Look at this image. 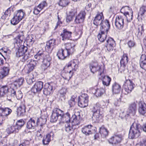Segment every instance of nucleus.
<instances>
[{
    "mask_svg": "<svg viewBox=\"0 0 146 146\" xmlns=\"http://www.w3.org/2000/svg\"><path fill=\"white\" fill-rule=\"evenodd\" d=\"M141 127L140 125L138 123H133L131 125L129 134V137L133 139L138 137L140 135Z\"/></svg>",
    "mask_w": 146,
    "mask_h": 146,
    "instance_id": "f257e3e1",
    "label": "nucleus"
},
{
    "mask_svg": "<svg viewBox=\"0 0 146 146\" xmlns=\"http://www.w3.org/2000/svg\"><path fill=\"white\" fill-rule=\"evenodd\" d=\"M104 18V17L102 12H97L93 21V24L96 26V28H97L99 25H100V27L103 26V27H104L107 25V23L109 26H110L109 21L107 20L103 21Z\"/></svg>",
    "mask_w": 146,
    "mask_h": 146,
    "instance_id": "f03ea898",
    "label": "nucleus"
},
{
    "mask_svg": "<svg viewBox=\"0 0 146 146\" xmlns=\"http://www.w3.org/2000/svg\"><path fill=\"white\" fill-rule=\"evenodd\" d=\"M35 58L37 60H42L44 61L45 64L47 61H51V57L49 52L42 50L39 51L34 56ZM48 62L47 63V65H48Z\"/></svg>",
    "mask_w": 146,
    "mask_h": 146,
    "instance_id": "7ed1b4c3",
    "label": "nucleus"
},
{
    "mask_svg": "<svg viewBox=\"0 0 146 146\" xmlns=\"http://www.w3.org/2000/svg\"><path fill=\"white\" fill-rule=\"evenodd\" d=\"M25 13L22 10L17 11L14 14V16L11 21V23L13 25L18 24L24 17Z\"/></svg>",
    "mask_w": 146,
    "mask_h": 146,
    "instance_id": "20e7f679",
    "label": "nucleus"
},
{
    "mask_svg": "<svg viewBox=\"0 0 146 146\" xmlns=\"http://www.w3.org/2000/svg\"><path fill=\"white\" fill-rule=\"evenodd\" d=\"M108 24V23H107ZM110 26L107 24L106 26L103 27V26H102L100 27V33L98 36V38L99 40L101 42H104L107 37V33L110 29Z\"/></svg>",
    "mask_w": 146,
    "mask_h": 146,
    "instance_id": "39448f33",
    "label": "nucleus"
},
{
    "mask_svg": "<svg viewBox=\"0 0 146 146\" xmlns=\"http://www.w3.org/2000/svg\"><path fill=\"white\" fill-rule=\"evenodd\" d=\"M124 94L127 95L131 92L135 86V84L130 80H126L123 85Z\"/></svg>",
    "mask_w": 146,
    "mask_h": 146,
    "instance_id": "423d86ee",
    "label": "nucleus"
},
{
    "mask_svg": "<svg viewBox=\"0 0 146 146\" xmlns=\"http://www.w3.org/2000/svg\"><path fill=\"white\" fill-rule=\"evenodd\" d=\"M88 97L87 94H83L78 97V104L79 106L84 108L88 105Z\"/></svg>",
    "mask_w": 146,
    "mask_h": 146,
    "instance_id": "0eeeda50",
    "label": "nucleus"
},
{
    "mask_svg": "<svg viewBox=\"0 0 146 146\" xmlns=\"http://www.w3.org/2000/svg\"><path fill=\"white\" fill-rule=\"evenodd\" d=\"M62 111L58 108H56L53 111L51 117L50 121L55 122L58 119L60 121L61 115H62Z\"/></svg>",
    "mask_w": 146,
    "mask_h": 146,
    "instance_id": "6e6552de",
    "label": "nucleus"
},
{
    "mask_svg": "<svg viewBox=\"0 0 146 146\" xmlns=\"http://www.w3.org/2000/svg\"><path fill=\"white\" fill-rule=\"evenodd\" d=\"M122 139V136L121 134H116L110 139L109 142L110 143L114 144L113 146H121L119 143Z\"/></svg>",
    "mask_w": 146,
    "mask_h": 146,
    "instance_id": "1a4fd4ad",
    "label": "nucleus"
},
{
    "mask_svg": "<svg viewBox=\"0 0 146 146\" xmlns=\"http://www.w3.org/2000/svg\"><path fill=\"white\" fill-rule=\"evenodd\" d=\"M89 90L90 92L97 97L101 96L105 92V90L104 88H98L96 87L91 88H90Z\"/></svg>",
    "mask_w": 146,
    "mask_h": 146,
    "instance_id": "9d476101",
    "label": "nucleus"
},
{
    "mask_svg": "<svg viewBox=\"0 0 146 146\" xmlns=\"http://www.w3.org/2000/svg\"><path fill=\"white\" fill-rule=\"evenodd\" d=\"M89 67L91 72L93 74H94L97 72H100V76L102 74V72H100L101 66L99 65L98 62L95 61L89 64Z\"/></svg>",
    "mask_w": 146,
    "mask_h": 146,
    "instance_id": "9b49d317",
    "label": "nucleus"
},
{
    "mask_svg": "<svg viewBox=\"0 0 146 146\" xmlns=\"http://www.w3.org/2000/svg\"><path fill=\"white\" fill-rule=\"evenodd\" d=\"M96 127L91 125H88L82 128V132L86 135L91 134L96 131Z\"/></svg>",
    "mask_w": 146,
    "mask_h": 146,
    "instance_id": "f8f14e48",
    "label": "nucleus"
},
{
    "mask_svg": "<svg viewBox=\"0 0 146 146\" xmlns=\"http://www.w3.org/2000/svg\"><path fill=\"white\" fill-rule=\"evenodd\" d=\"M100 111V109H97L96 106L93 107L92 110L93 114L92 119V121L94 122H97L99 121V118L102 114Z\"/></svg>",
    "mask_w": 146,
    "mask_h": 146,
    "instance_id": "ddd939ff",
    "label": "nucleus"
},
{
    "mask_svg": "<svg viewBox=\"0 0 146 146\" xmlns=\"http://www.w3.org/2000/svg\"><path fill=\"white\" fill-rule=\"evenodd\" d=\"M124 24L123 16L119 15L116 17L115 24L117 29H121L123 27Z\"/></svg>",
    "mask_w": 146,
    "mask_h": 146,
    "instance_id": "4468645a",
    "label": "nucleus"
},
{
    "mask_svg": "<svg viewBox=\"0 0 146 146\" xmlns=\"http://www.w3.org/2000/svg\"><path fill=\"white\" fill-rule=\"evenodd\" d=\"M130 9L129 7L125 6L123 7L120 10L121 12L126 17L127 21L129 22L132 19L133 11H131L129 14V12L126 11L127 10H129Z\"/></svg>",
    "mask_w": 146,
    "mask_h": 146,
    "instance_id": "2eb2a0df",
    "label": "nucleus"
},
{
    "mask_svg": "<svg viewBox=\"0 0 146 146\" xmlns=\"http://www.w3.org/2000/svg\"><path fill=\"white\" fill-rule=\"evenodd\" d=\"M56 40L55 39H52L46 43V45L45 47L46 50L48 52H51L56 45Z\"/></svg>",
    "mask_w": 146,
    "mask_h": 146,
    "instance_id": "dca6fc26",
    "label": "nucleus"
},
{
    "mask_svg": "<svg viewBox=\"0 0 146 146\" xmlns=\"http://www.w3.org/2000/svg\"><path fill=\"white\" fill-rule=\"evenodd\" d=\"M128 59L127 55L126 54H123L120 61L121 67L119 70L121 73L125 70V68L128 62Z\"/></svg>",
    "mask_w": 146,
    "mask_h": 146,
    "instance_id": "f3484780",
    "label": "nucleus"
},
{
    "mask_svg": "<svg viewBox=\"0 0 146 146\" xmlns=\"http://www.w3.org/2000/svg\"><path fill=\"white\" fill-rule=\"evenodd\" d=\"M115 46V41L111 38H109L106 41V46L107 50L108 51L113 50L114 47Z\"/></svg>",
    "mask_w": 146,
    "mask_h": 146,
    "instance_id": "a211bd4d",
    "label": "nucleus"
},
{
    "mask_svg": "<svg viewBox=\"0 0 146 146\" xmlns=\"http://www.w3.org/2000/svg\"><path fill=\"white\" fill-rule=\"evenodd\" d=\"M42 120V119H39L38 118L37 121L36 122L34 119L31 118L27 122V127L29 129H34L35 127L38 125L39 121H41V120Z\"/></svg>",
    "mask_w": 146,
    "mask_h": 146,
    "instance_id": "6ab92c4d",
    "label": "nucleus"
},
{
    "mask_svg": "<svg viewBox=\"0 0 146 146\" xmlns=\"http://www.w3.org/2000/svg\"><path fill=\"white\" fill-rule=\"evenodd\" d=\"M37 62L36 60H31L27 61L26 68L27 71V72L29 73L32 71L34 68V67L36 65Z\"/></svg>",
    "mask_w": 146,
    "mask_h": 146,
    "instance_id": "aec40b11",
    "label": "nucleus"
},
{
    "mask_svg": "<svg viewBox=\"0 0 146 146\" xmlns=\"http://www.w3.org/2000/svg\"><path fill=\"white\" fill-rule=\"evenodd\" d=\"M43 87V83L41 81L37 82L31 89V91L34 93L40 91Z\"/></svg>",
    "mask_w": 146,
    "mask_h": 146,
    "instance_id": "412c9836",
    "label": "nucleus"
},
{
    "mask_svg": "<svg viewBox=\"0 0 146 146\" xmlns=\"http://www.w3.org/2000/svg\"><path fill=\"white\" fill-rule=\"evenodd\" d=\"M19 48L16 51V54L17 57L23 56L24 54L27 50L28 48L23 45L19 46Z\"/></svg>",
    "mask_w": 146,
    "mask_h": 146,
    "instance_id": "4be33fe9",
    "label": "nucleus"
},
{
    "mask_svg": "<svg viewBox=\"0 0 146 146\" xmlns=\"http://www.w3.org/2000/svg\"><path fill=\"white\" fill-rule=\"evenodd\" d=\"M54 135L53 132H51L47 134L46 136L44 137L42 141L43 144L44 145L48 144L51 139H52Z\"/></svg>",
    "mask_w": 146,
    "mask_h": 146,
    "instance_id": "5701e85b",
    "label": "nucleus"
},
{
    "mask_svg": "<svg viewBox=\"0 0 146 146\" xmlns=\"http://www.w3.org/2000/svg\"><path fill=\"white\" fill-rule=\"evenodd\" d=\"M136 111V104L135 102L133 103L129 106L127 111L128 113L127 114L132 116L134 115L135 114Z\"/></svg>",
    "mask_w": 146,
    "mask_h": 146,
    "instance_id": "b1692460",
    "label": "nucleus"
},
{
    "mask_svg": "<svg viewBox=\"0 0 146 146\" xmlns=\"http://www.w3.org/2000/svg\"><path fill=\"white\" fill-rule=\"evenodd\" d=\"M86 13L84 11L81 12L79 14L76 16L75 20L76 23H83L84 20Z\"/></svg>",
    "mask_w": 146,
    "mask_h": 146,
    "instance_id": "393cba45",
    "label": "nucleus"
},
{
    "mask_svg": "<svg viewBox=\"0 0 146 146\" xmlns=\"http://www.w3.org/2000/svg\"><path fill=\"white\" fill-rule=\"evenodd\" d=\"M12 110L8 108H3L1 107V105L0 104V116H1L3 119V117L7 116L10 114Z\"/></svg>",
    "mask_w": 146,
    "mask_h": 146,
    "instance_id": "a878e982",
    "label": "nucleus"
},
{
    "mask_svg": "<svg viewBox=\"0 0 146 146\" xmlns=\"http://www.w3.org/2000/svg\"><path fill=\"white\" fill-rule=\"evenodd\" d=\"M62 115L60 116V121L66 123H69L70 120V115L69 113L67 112L65 114H64L63 111H62Z\"/></svg>",
    "mask_w": 146,
    "mask_h": 146,
    "instance_id": "bb28decb",
    "label": "nucleus"
},
{
    "mask_svg": "<svg viewBox=\"0 0 146 146\" xmlns=\"http://www.w3.org/2000/svg\"><path fill=\"white\" fill-rule=\"evenodd\" d=\"M25 39L24 35L22 34H19L15 39L14 42L19 46L22 45V43L24 41Z\"/></svg>",
    "mask_w": 146,
    "mask_h": 146,
    "instance_id": "cd10ccee",
    "label": "nucleus"
},
{
    "mask_svg": "<svg viewBox=\"0 0 146 146\" xmlns=\"http://www.w3.org/2000/svg\"><path fill=\"white\" fill-rule=\"evenodd\" d=\"M25 105L23 104L20 106L17 110V114L18 116H22L25 114L26 112Z\"/></svg>",
    "mask_w": 146,
    "mask_h": 146,
    "instance_id": "c85d7f7f",
    "label": "nucleus"
},
{
    "mask_svg": "<svg viewBox=\"0 0 146 146\" xmlns=\"http://www.w3.org/2000/svg\"><path fill=\"white\" fill-rule=\"evenodd\" d=\"M72 33L71 32L67 31L66 29H64L63 30V33L61 34V35L62 36L63 40L66 39H69L71 37Z\"/></svg>",
    "mask_w": 146,
    "mask_h": 146,
    "instance_id": "c756f323",
    "label": "nucleus"
},
{
    "mask_svg": "<svg viewBox=\"0 0 146 146\" xmlns=\"http://www.w3.org/2000/svg\"><path fill=\"white\" fill-rule=\"evenodd\" d=\"M139 105V113L141 115H144L146 113V104L143 102H140Z\"/></svg>",
    "mask_w": 146,
    "mask_h": 146,
    "instance_id": "7c9ffc66",
    "label": "nucleus"
},
{
    "mask_svg": "<svg viewBox=\"0 0 146 146\" xmlns=\"http://www.w3.org/2000/svg\"><path fill=\"white\" fill-rule=\"evenodd\" d=\"M65 48L68 51L69 53L72 54L75 51V45L73 43H68L65 44Z\"/></svg>",
    "mask_w": 146,
    "mask_h": 146,
    "instance_id": "2f4dec72",
    "label": "nucleus"
},
{
    "mask_svg": "<svg viewBox=\"0 0 146 146\" xmlns=\"http://www.w3.org/2000/svg\"><path fill=\"white\" fill-rule=\"evenodd\" d=\"M144 30L143 25H139L137 27L136 34L137 37L139 39H141L143 35Z\"/></svg>",
    "mask_w": 146,
    "mask_h": 146,
    "instance_id": "473e14b6",
    "label": "nucleus"
},
{
    "mask_svg": "<svg viewBox=\"0 0 146 146\" xmlns=\"http://www.w3.org/2000/svg\"><path fill=\"white\" fill-rule=\"evenodd\" d=\"M112 90L115 94H119L121 91V86L116 83H115L112 85Z\"/></svg>",
    "mask_w": 146,
    "mask_h": 146,
    "instance_id": "72a5a7b5",
    "label": "nucleus"
},
{
    "mask_svg": "<svg viewBox=\"0 0 146 146\" xmlns=\"http://www.w3.org/2000/svg\"><path fill=\"white\" fill-rule=\"evenodd\" d=\"M10 70V68L9 66H4L2 69V71L1 73H0V78H2L7 75Z\"/></svg>",
    "mask_w": 146,
    "mask_h": 146,
    "instance_id": "f704fd0d",
    "label": "nucleus"
},
{
    "mask_svg": "<svg viewBox=\"0 0 146 146\" xmlns=\"http://www.w3.org/2000/svg\"><path fill=\"white\" fill-rule=\"evenodd\" d=\"M52 89V87L50 84H48L45 86L43 90L44 94L46 95H49Z\"/></svg>",
    "mask_w": 146,
    "mask_h": 146,
    "instance_id": "c9c22d12",
    "label": "nucleus"
},
{
    "mask_svg": "<svg viewBox=\"0 0 146 146\" xmlns=\"http://www.w3.org/2000/svg\"><path fill=\"white\" fill-rule=\"evenodd\" d=\"M16 91L13 89H8L7 93V99L9 101H11V99L10 98V97H14L16 95Z\"/></svg>",
    "mask_w": 146,
    "mask_h": 146,
    "instance_id": "e433bc0d",
    "label": "nucleus"
},
{
    "mask_svg": "<svg viewBox=\"0 0 146 146\" xmlns=\"http://www.w3.org/2000/svg\"><path fill=\"white\" fill-rule=\"evenodd\" d=\"M24 81L23 78H21L16 80L13 83V85L16 88L19 87L23 85Z\"/></svg>",
    "mask_w": 146,
    "mask_h": 146,
    "instance_id": "4c0bfd02",
    "label": "nucleus"
},
{
    "mask_svg": "<svg viewBox=\"0 0 146 146\" xmlns=\"http://www.w3.org/2000/svg\"><path fill=\"white\" fill-rule=\"evenodd\" d=\"M100 133L102 137H106L108 135V131L107 129L104 126H102L100 128Z\"/></svg>",
    "mask_w": 146,
    "mask_h": 146,
    "instance_id": "58836bf2",
    "label": "nucleus"
},
{
    "mask_svg": "<svg viewBox=\"0 0 146 146\" xmlns=\"http://www.w3.org/2000/svg\"><path fill=\"white\" fill-rule=\"evenodd\" d=\"M8 90V88L6 86H3L1 87L0 88V97H2L6 94H7Z\"/></svg>",
    "mask_w": 146,
    "mask_h": 146,
    "instance_id": "ea45409f",
    "label": "nucleus"
},
{
    "mask_svg": "<svg viewBox=\"0 0 146 146\" xmlns=\"http://www.w3.org/2000/svg\"><path fill=\"white\" fill-rule=\"evenodd\" d=\"M75 60H73L71 61L70 62L68 63L67 67H71L73 70L76 71V70L78 68V65L76 64L75 62ZM73 70H72L73 71Z\"/></svg>",
    "mask_w": 146,
    "mask_h": 146,
    "instance_id": "a19ab883",
    "label": "nucleus"
},
{
    "mask_svg": "<svg viewBox=\"0 0 146 146\" xmlns=\"http://www.w3.org/2000/svg\"><path fill=\"white\" fill-rule=\"evenodd\" d=\"M65 131L69 133H72L73 131V127L71 126L69 123H66L65 125Z\"/></svg>",
    "mask_w": 146,
    "mask_h": 146,
    "instance_id": "79ce46f5",
    "label": "nucleus"
},
{
    "mask_svg": "<svg viewBox=\"0 0 146 146\" xmlns=\"http://www.w3.org/2000/svg\"><path fill=\"white\" fill-rule=\"evenodd\" d=\"M79 116H80L77 117L76 115L73 116V120L72 122V127L74 125H78L79 124L80 121L79 119H78V118H80Z\"/></svg>",
    "mask_w": 146,
    "mask_h": 146,
    "instance_id": "37998d69",
    "label": "nucleus"
},
{
    "mask_svg": "<svg viewBox=\"0 0 146 146\" xmlns=\"http://www.w3.org/2000/svg\"><path fill=\"white\" fill-rule=\"evenodd\" d=\"M111 81V78L108 76H105L104 77L102 80V83L104 85L106 86H109Z\"/></svg>",
    "mask_w": 146,
    "mask_h": 146,
    "instance_id": "c03bdc74",
    "label": "nucleus"
},
{
    "mask_svg": "<svg viewBox=\"0 0 146 146\" xmlns=\"http://www.w3.org/2000/svg\"><path fill=\"white\" fill-rule=\"evenodd\" d=\"M17 129V127L16 126L9 125L6 129V131L7 133L10 134L13 133Z\"/></svg>",
    "mask_w": 146,
    "mask_h": 146,
    "instance_id": "a18cd8bd",
    "label": "nucleus"
},
{
    "mask_svg": "<svg viewBox=\"0 0 146 146\" xmlns=\"http://www.w3.org/2000/svg\"><path fill=\"white\" fill-rule=\"evenodd\" d=\"M146 12V6H142L140 9L138 14V17H140L143 16L144 13Z\"/></svg>",
    "mask_w": 146,
    "mask_h": 146,
    "instance_id": "49530a36",
    "label": "nucleus"
},
{
    "mask_svg": "<svg viewBox=\"0 0 146 146\" xmlns=\"http://www.w3.org/2000/svg\"><path fill=\"white\" fill-rule=\"evenodd\" d=\"M95 7V2L94 1H92L91 2L88 3L86 5V8L88 10H90V8L91 9H93Z\"/></svg>",
    "mask_w": 146,
    "mask_h": 146,
    "instance_id": "de8ad7c7",
    "label": "nucleus"
},
{
    "mask_svg": "<svg viewBox=\"0 0 146 146\" xmlns=\"http://www.w3.org/2000/svg\"><path fill=\"white\" fill-rule=\"evenodd\" d=\"M69 3V0H59L58 4L62 7H64L67 5Z\"/></svg>",
    "mask_w": 146,
    "mask_h": 146,
    "instance_id": "09e8293b",
    "label": "nucleus"
},
{
    "mask_svg": "<svg viewBox=\"0 0 146 146\" xmlns=\"http://www.w3.org/2000/svg\"><path fill=\"white\" fill-rule=\"evenodd\" d=\"M33 76V75H31L27 76L26 80L28 84H31L35 81V78L32 77Z\"/></svg>",
    "mask_w": 146,
    "mask_h": 146,
    "instance_id": "8fccbe9b",
    "label": "nucleus"
},
{
    "mask_svg": "<svg viewBox=\"0 0 146 146\" xmlns=\"http://www.w3.org/2000/svg\"><path fill=\"white\" fill-rule=\"evenodd\" d=\"M57 55L59 59L63 60L65 58V56L63 52V49H62L59 50Z\"/></svg>",
    "mask_w": 146,
    "mask_h": 146,
    "instance_id": "3c124183",
    "label": "nucleus"
},
{
    "mask_svg": "<svg viewBox=\"0 0 146 146\" xmlns=\"http://www.w3.org/2000/svg\"><path fill=\"white\" fill-rule=\"evenodd\" d=\"M51 61H47L45 64H47V62H48V65H47V64H45L44 61L43 62V64L42 65V68L44 71H45L50 66V64Z\"/></svg>",
    "mask_w": 146,
    "mask_h": 146,
    "instance_id": "603ef678",
    "label": "nucleus"
},
{
    "mask_svg": "<svg viewBox=\"0 0 146 146\" xmlns=\"http://www.w3.org/2000/svg\"><path fill=\"white\" fill-rule=\"evenodd\" d=\"M47 4L45 1H43L38 6V7L40 10H42L44 7L47 6Z\"/></svg>",
    "mask_w": 146,
    "mask_h": 146,
    "instance_id": "864d4df0",
    "label": "nucleus"
},
{
    "mask_svg": "<svg viewBox=\"0 0 146 146\" xmlns=\"http://www.w3.org/2000/svg\"><path fill=\"white\" fill-rule=\"evenodd\" d=\"M23 95L21 91H18L16 92V95L15 96L18 100H20L22 97Z\"/></svg>",
    "mask_w": 146,
    "mask_h": 146,
    "instance_id": "5fc2aeb1",
    "label": "nucleus"
},
{
    "mask_svg": "<svg viewBox=\"0 0 146 146\" xmlns=\"http://www.w3.org/2000/svg\"><path fill=\"white\" fill-rule=\"evenodd\" d=\"M25 124V122L23 119H21L18 121L17 123V125L21 127L23 126Z\"/></svg>",
    "mask_w": 146,
    "mask_h": 146,
    "instance_id": "6e6d98bb",
    "label": "nucleus"
},
{
    "mask_svg": "<svg viewBox=\"0 0 146 146\" xmlns=\"http://www.w3.org/2000/svg\"><path fill=\"white\" fill-rule=\"evenodd\" d=\"M66 92V90L65 88H62L60 91V96L63 97L65 96Z\"/></svg>",
    "mask_w": 146,
    "mask_h": 146,
    "instance_id": "4d7b16f0",
    "label": "nucleus"
},
{
    "mask_svg": "<svg viewBox=\"0 0 146 146\" xmlns=\"http://www.w3.org/2000/svg\"><path fill=\"white\" fill-rule=\"evenodd\" d=\"M23 55L24 56L23 57V59L24 61L27 60L29 57V52H27V50Z\"/></svg>",
    "mask_w": 146,
    "mask_h": 146,
    "instance_id": "13d9d810",
    "label": "nucleus"
},
{
    "mask_svg": "<svg viewBox=\"0 0 146 146\" xmlns=\"http://www.w3.org/2000/svg\"><path fill=\"white\" fill-rule=\"evenodd\" d=\"M140 65L141 68L144 70H146V62L140 61Z\"/></svg>",
    "mask_w": 146,
    "mask_h": 146,
    "instance_id": "bf43d9fd",
    "label": "nucleus"
},
{
    "mask_svg": "<svg viewBox=\"0 0 146 146\" xmlns=\"http://www.w3.org/2000/svg\"><path fill=\"white\" fill-rule=\"evenodd\" d=\"M74 17V16L69 14L66 17V21L67 22H69L73 20Z\"/></svg>",
    "mask_w": 146,
    "mask_h": 146,
    "instance_id": "052dcab7",
    "label": "nucleus"
},
{
    "mask_svg": "<svg viewBox=\"0 0 146 146\" xmlns=\"http://www.w3.org/2000/svg\"><path fill=\"white\" fill-rule=\"evenodd\" d=\"M63 52L64 53V55L65 56V58L69 56L70 54H72V53H70L68 52V51L67 49H65V50H63Z\"/></svg>",
    "mask_w": 146,
    "mask_h": 146,
    "instance_id": "680f3d73",
    "label": "nucleus"
},
{
    "mask_svg": "<svg viewBox=\"0 0 146 146\" xmlns=\"http://www.w3.org/2000/svg\"><path fill=\"white\" fill-rule=\"evenodd\" d=\"M137 146H146V139H143L140 144L137 145Z\"/></svg>",
    "mask_w": 146,
    "mask_h": 146,
    "instance_id": "e2e57ef3",
    "label": "nucleus"
},
{
    "mask_svg": "<svg viewBox=\"0 0 146 146\" xmlns=\"http://www.w3.org/2000/svg\"><path fill=\"white\" fill-rule=\"evenodd\" d=\"M76 13V11L75 9H72L70 11L69 14L74 17L75 14Z\"/></svg>",
    "mask_w": 146,
    "mask_h": 146,
    "instance_id": "0e129e2a",
    "label": "nucleus"
},
{
    "mask_svg": "<svg viewBox=\"0 0 146 146\" xmlns=\"http://www.w3.org/2000/svg\"><path fill=\"white\" fill-rule=\"evenodd\" d=\"M41 10H40L39 8L38 7H35L33 11L35 15H37L40 12V11Z\"/></svg>",
    "mask_w": 146,
    "mask_h": 146,
    "instance_id": "69168bd1",
    "label": "nucleus"
},
{
    "mask_svg": "<svg viewBox=\"0 0 146 146\" xmlns=\"http://www.w3.org/2000/svg\"><path fill=\"white\" fill-rule=\"evenodd\" d=\"M128 45L130 48H131L135 46V43L133 41L130 40L129 41L128 43Z\"/></svg>",
    "mask_w": 146,
    "mask_h": 146,
    "instance_id": "338daca9",
    "label": "nucleus"
},
{
    "mask_svg": "<svg viewBox=\"0 0 146 146\" xmlns=\"http://www.w3.org/2000/svg\"><path fill=\"white\" fill-rule=\"evenodd\" d=\"M146 61V55L145 54H142L141 57L140 61L145 62Z\"/></svg>",
    "mask_w": 146,
    "mask_h": 146,
    "instance_id": "774afa93",
    "label": "nucleus"
}]
</instances>
